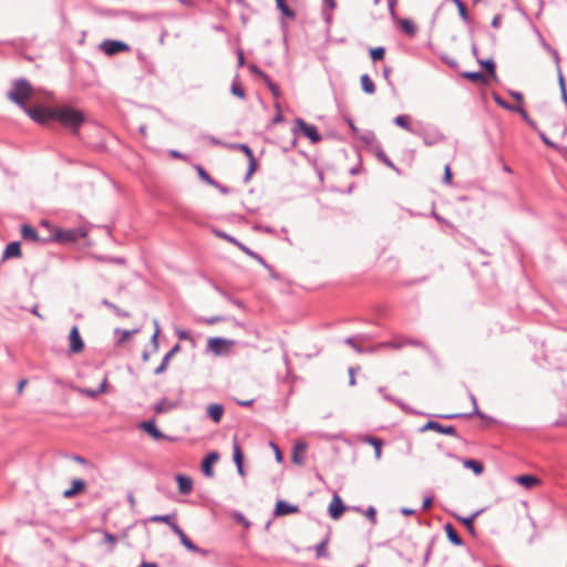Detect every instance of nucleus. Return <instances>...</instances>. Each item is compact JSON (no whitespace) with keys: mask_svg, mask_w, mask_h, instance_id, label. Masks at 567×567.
I'll return each mask as SVG.
<instances>
[{"mask_svg":"<svg viewBox=\"0 0 567 567\" xmlns=\"http://www.w3.org/2000/svg\"><path fill=\"white\" fill-rule=\"evenodd\" d=\"M385 49L383 47L373 48L370 50V56L373 61L382 60L384 58Z\"/></svg>","mask_w":567,"mask_h":567,"instance_id":"nucleus-48","label":"nucleus"},{"mask_svg":"<svg viewBox=\"0 0 567 567\" xmlns=\"http://www.w3.org/2000/svg\"><path fill=\"white\" fill-rule=\"evenodd\" d=\"M328 543H329V536H326L319 544L316 545L315 550H316V556L318 558L328 557V549H327Z\"/></svg>","mask_w":567,"mask_h":567,"instance_id":"nucleus-35","label":"nucleus"},{"mask_svg":"<svg viewBox=\"0 0 567 567\" xmlns=\"http://www.w3.org/2000/svg\"><path fill=\"white\" fill-rule=\"evenodd\" d=\"M295 123L299 131H301L312 143L321 141V136L315 125L306 123L302 118H297Z\"/></svg>","mask_w":567,"mask_h":567,"instance_id":"nucleus-9","label":"nucleus"},{"mask_svg":"<svg viewBox=\"0 0 567 567\" xmlns=\"http://www.w3.org/2000/svg\"><path fill=\"white\" fill-rule=\"evenodd\" d=\"M230 92L236 95L239 99H245V90L244 87L238 83L237 79L231 84Z\"/></svg>","mask_w":567,"mask_h":567,"instance_id":"nucleus-45","label":"nucleus"},{"mask_svg":"<svg viewBox=\"0 0 567 567\" xmlns=\"http://www.w3.org/2000/svg\"><path fill=\"white\" fill-rule=\"evenodd\" d=\"M361 141H362L364 144H368V145H374V144H375V146H377V145L379 144V143L377 142L375 135H374L373 133H371V132H369V133H367V134L362 135V136H361Z\"/></svg>","mask_w":567,"mask_h":567,"instance_id":"nucleus-52","label":"nucleus"},{"mask_svg":"<svg viewBox=\"0 0 567 567\" xmlns=\"http://www.w3.org/2000/svg\"><path fill=\"white\" fill-rule=\"evenodd\" d=\"M393 122L398 126H400V127H402V128H404L406 131H411V125H410L409 116L408 115H398V116L394 117Z\"/></svg>","mask_w":567,"mask_h":567,"instance_id":"nucleus-43","label":"nucleus"},{"mask_svg":"<svg viewBox=\"0 0 567 567\" xmlns=\"http://www.w3.org/2000/svg\"><path fill=\"white\" fill-rule=\"evenodd\" d=\"M443 181L444 183L446 184H451L452 182V172H451V167L450 165H446L445 168H444V177H443Z\"/></svg>","mask_w":567,"mask_h":567,"instance_id":"nucleus-60","label":"nucleus"},{"mask_svg":"<svg viewBox=\"0 0 567 567\" xmlns=\"http://www.w3.org/2000/svg\"><path fill=\"white\" fill-rule=\"evenodd\" d=\"M477 62L486 69L489 75L495 76V63L492 59L487 60H480L477 59Z\"/></svg>","mask_w":567,"mask_h":567,"instance_id":"nucleus-46","label":"nucleus"},{"mask_svg":"<svg viewBox=\"0 0 567 567\" xmlns=\"http://www.w3.org/2000/svg\"><path fill=\"white\" fill-rule=\"evenodd\" d=\"M306 450H307V444L305 442H298L295 444L293 450H292L291 460L296 465L301 466L305 464L303 454H305Z\"/></svg>","mask_w":567,"mask_h":567,"instance_id":"nucleus-15","label":"nucleus"},{"mask_svg":"<svg viewBox=\"0 0 567 567\" xmlns=\"http://www.w3.org/2000/svg\"><path fill=\"white\" fill-rule=\"evenodd\" d=\"M140 427L147 432L154 440L166 439V435L157 429L153 420L142 422Z\"/></svg>","mask_w":567,"mask_h":567,"instance_id":"nucleus-14","label":"nucleus"},{"mask_svg":"<svg viewBox=\"0 0 567 567\" xmlns=\"http://www.w3.org/2000/svg\"><path fill=\"white\" fill-rule=\"evenodd\" d=\"M33 94L31 84L25 79H19L13 82L12 89L8 92V97L21 109L25 107V101Z\"/></svg>","mask_w":567,"mask_h":567,"instance_id":"nucleus-3","label":"nucleus"},{"mask_svg":"<svg viewBox=\"0 0 567 567\" xmlns=\"http://www.w3.org/2000/svg\"><path fill=\"white\" fill-rule=\"evenodd\" d=\"M481 514V511H476L474 512L473 514H471L470 516L467 517H462V516H455V518L461 522L462 524H464V526L467 528V530L471 533V534H475V528H474V525H473V522L474 519Z\"/></svg>","mask_w":567,"mask_h":567,"instance_id":"nucleus-24","label":"nucleus"},{"mask_svg":"<svg viewBox=\"0 0 567 567\" xmlns=\"http://www.w3.org/2000/svg\"><path fill=\"white\" fill-rule=\"evenodd\" d=\"M515 482L525 488H532L539 483V480L534 475H519L515 477Z\"/></svg>","mask_w":567,"mask_h":567,"instance_id":"nucleus-25","label":"nucleus"},{"mask_svg":"<svg viewBox=\"0 0 567 567\" xmlns=\"http://www.w3.org/2000/svg\"><path fill=\"white\" fill-rule=\"evenodd\" d=\"M176 406V403L168 401L167 399H162L154 405V411L156 413H166L172 411Z\"/></svg>","mask_w":567,"mask_h":567,"instance_id":"nucleus-30","label":"nucleus"},{"mask_svg":"<svg viewBox=\"0 0 567 567\" xmlns=\"http://www.w3.org/2000/svg\"><path fill=\"white\" fill-rule=\"evenodd\" d=\"M360 82L364 93L373 94L375 92V85L368 74L361 75Z\"/></svg>","mask_w":567,"mask_h":567,"instance_id":"nucleus-31","label":"nucleus"},{"mask_svg":"<svg viewBox=\"0 0 567 567\" xmlns=\"http://www.w3.org/2000/svg\"><path fill=\"white\" fill-rule=\"evenodd\" d=\"M99 259L102 261H111V262L121 264V265H123L125 262L124 258H121V257H99Z\"/></svg>","mask_w":567,"mask_h":567,"instance_id":"nucleus-59","label":"nucleus"},{"mask_svg":"<svg viewBox=\"0 0 567 567\" xmlns=\"http://www.w3.org/2000/svg\"><path fill=\"white\" fill-rule=\"evenodd\" d=\"M214 234L218 237V238H221V239H225L226 241L235 245L236 247L239 246L240 241L237 240L235 237L228 235L227 233L223 231V230H218V229H215L214 230Z\"/></svg>","mask_w":567,"mask_h":567,"instance_id":"nucleus-42","label":"nucleus"},{"mask_svg":"<svg viewBox=\"0 0 567 567\" xmlns=\"http://www.w3.org/2000/svg\"><path fill=\"white\" fill-rule=\"evenodd\" d=\"M402 30L409 35L414 37L416 34L417 28L416 25L409 19H402L400 21Z\"/></svg>","mask_w":567,"mask_h":567,"instance_id":"nucleus-33","label":"nucleus"},{"mask_svg":"<svg viewBox=\"0 0 567 567\" xmlns=\"http://www.w3.org/2000/svg\"><path fill=\"white\" fill-rule=\"evenodd\" d=\"M175 516H176L175 514L153 515V516H151L148 518V522H152V523H165L172 529V526L177 525L175 522H173V518Z\"/></svg>","mask_w":567,"mask_h":567,"instance_id":"nucleus-29","label":"nucleus"},{"mask_svg":"<svg viewBox=\"0 0 567 567\" xmlns=\"http://www.w3.org/2000/svg\"><path fill=\"white\" fill-rule=\"evenodd\" d=\"M238 248L244 251L247 256L254 258L255 260H257L259 264L266 266V262L264 260V258L258 255L257 252L252 251L251 249H249L246 245H244L243 243L239 244Z\"/></svg>","mask_w":567,"mask_h":567,"instance_id":"nucleus-38","label":"nucleus"},{"mask_svg":"<svg viewBox=\"0 0 567 567\" xmlns=\"http://www.w3.org/2000/svg\"><path fill=\"white\" fill-rule=\"evenodd\" d=\"M243 460H244V456H243L241 450H240L239 445L235 442V444H234V462L236 464V467H240V464H243Z\"/></svg>","mask_w":567,"mask_h":567,"instance_id":"nucleus-50","label":"nucleus"},{"mask_svg":"<svg viewBox=\"0 0 567 567\" xmlns=\"http://www.w3.org/2000/svg\"><path fill=\"white\" fill-rule=\"evenodd\" d=\"M493 99L496 102V104L499 105L501 107L505 110L512 109V105L504 101L498 94H494Z\"/></svg>","mask_w":567,"mask_h":567,"instance_id":"nucleus-57","label":"nucleus"},{"mask_svg":"<svg viewBox=\"0 0 567 567\" xmlns=\"http://www.w3.org/2000/svg\"><path fill=\"white\" fill-rule=\"evenodd\" d=\"M344 511H346V507L342 503V499L340 498L339 495L334 494L332 501L329 504V508H328L329 515L333 519H338Z\"/></svg>","mask_w":567,"mask_h":567,"instance_id":"nucleus-12","label":"nucleus"},{"mask_svg":"<svg viewBox=\"0 0 567 567\" xmlns=\"http://www.w3.org/2000/svg\"><path fill=\"white\" fill-rule=\"evenodd\" d=\"M442 140H443V135H441V134H436L433 138H431V137H430V136H427V135H425V136L423 137V142H424V144H425V145H429V146H430V145H433L434 143L440 142V141H442Z\"/></svg>","mask_w":567,"mask_h":567,"instance_id":"nucleus-56","label":"nucleus"},{"mask_svg":"<svg viewBox=\"0 0 567 567\" xmlns=\"http://www.w3.org/2000/svg\"><path fill=\"white\" fill-rule=\"evenodd\" d=\"M378 391H379V393H381V394H382V396H383L386 401H389V402H393V403H395L396 405H399L400 408H404L403 402H402V401H400V400H398V399H395V398H393V396H392V395H390L389 393H386L384 388L380 386V388L378 389Z\"/></svg>","mask_w":567,"mask_h":567,"instance_id":"nucleus-51","label":"nucleus"},{"mask_svg":"<svg viewBox=\"0 0 567 567\" xmlns=\"http://www.w3.org/2000/svg\"><path fill=\"white\" fill-rule=\"evenodd\" d=\"M84 341L80 334L78 326H73L69 333V352L80 353L84 350Z\"/></svg>","mask_w":567,"mask_h":567,"instance_id":"nucleus-7","label":"nucleus"},{"mask_svg":"<svg viewBox=\"0 0 567 567\" xmlns=\"http://www.w3.org/2000/svg\"><path fill=\"white\" fill-rule=\"evenodd\" d=\"M84 488H85V482H84L83 480H80V478H78V480H73V482H72V487H71V488H69V489H65V491L63 492V496H64L65 498H71V497H72V496H74L75 494H78V493H80V492L84 491Z\"/></svg>","mask_w":567,"mask_h":567,"instance_id":"nucleus-21","label":"nucleus"},{"mask_svg":"<svg viewBox=\"0 0 567 567\" xmlns=\"http://www.w3.org/2000/svg\"><path fill=\"white\" fill-rule=\"evenodd\" d=\"M101 49L103 50V52L106 55H114V54H117L118 52L128 51L130 47L123 41L104 40L101 44Z\"/></svg>","mask_w":567,"mask_h":567,"instance_id":"nucleus-8","label":"nucleus"},{"mask_svg":"<svg viewBox=\"0 0 567 567\" xmlns=\"http://www.w3.org/2000/svg\"><path fill=\"white\" fill-rule=\"evenodd\" d=\"M276 6L287 18H295V12L286 4L285 0H276Z\"/></svg>","mask_w":567,"mask_h":567,"instance_id":"nucleus-39","label":"nucleus"},{"mask_svg":"<svg viewBox=\"0 0 567 567\" xmlns=\"http://www.w3.org/2000/svg\"><path fill=\"white\" fill-rule=\"evenodd\" d=\"M234 344L235 340L213 337L207 340V350L217 357L228 355Z\"/></svg>","mask_w":567,"mask_h":567,"instance_id":"nucleus-4","label":"nucleus"},{"mask_svg":"<svg viewBox=\"0 0 567 567\" xmlns=\"http://www.w3.org/2000/svg\"><path fill=\"white\" fill-rule=\"evenodd\" d=\"M221 319H223L221 317L216 316V317H210V318L205 319V322L207 324H214V323L221 321Z\"/></svg>","mask_w":567,"mask_h":567,"instance_id":"nucleus-64","label":"nucleus"},{"mask_svg":"<svg viewBox=\"0 0 567 567\" xmlns=\"http://www.w3.org/2000/svg\"><path fill=\"white\" fill-rule=\"evenodd\" d=\"M172 530L175 535L178 536L181 543L185 546L186 549L192 553H202V549L187 537V535L178 525L172 526Z\"/></svg>","mask_w":567,"mask_h":567,"instance_id":"nucleus-10","label":"nucleus"},{"mask_svg":"<svg viewBox=\"0 0 567 567\" xmlns=\"http://www.w3.org/2000/svg\"><path fill=\"white\" fill-rule=\"evenodd\" d=\"M197 173L202 181L212 186H218V183L202 166H197Z\"/></svg>","mask_w":567,"mask_h":567,"instance_id":"nucleus-40","label":"nucleus"},{"mask_svg":"<svg viewBox=\"0 0 567 567\" xmlns=\"http://www.w3.org/2000/svg\"><path fill=\"white\" fill-rule=\"evenodd\" d=\"M537 134L545 145L554 150H560V146L549 140L543 131H537Z\"/></svg>","mask_w":567,"mask_h":567,"instance_id":"nucleus-49","label":"nucleus"},{"mask_svg":"<svg viewBox=\"0 0 567 567\" xmlns=\"http://www.w3.org/2000/svg\"><path fill=\"white\" fill-rule=\"evenodd\" d=\"M90 231V227L85 224L74 228L55 227L51 231L52 239L60 244H72L79 239L85 238Z\"/></svg>","mask_w":567,"mask_h":567,"instance_id":"nucleus-2","label":"nucleus"},{"mask_svg":"<svg viewBox=\"0 0 567 567\" xmlns=\"http://www.w3.org/2000/svg\"><path fill=\"white\" fill-rule=\"evenodd\" d=\"M267 86L269 87L271 94L275 96V97H279L280 95V90L278 87L277 84H275L269 78H268V81H265Z\"/></svg>","mask_w":567,"mask_h":567,"instance_id":"nucleus-53","label":"nucleus"},{"mask_svg":"<svg viewBox=\"0 0 567 567\" xmlns=\"http://www.w3.org/2000/svg\"><path fill=\"white\" fill-rule=\"evenodd\" d=\"M179 344H175L163 358L161 364L155 369V374H161L166 371L169 360L179 351Z\"/></svg>","mask_w":567,"mask_h":567,"instance_id":"nucleus-18","label":"nucleus"},{"mask_svg":"<svg viewBox=\"0 0 567 567\" xmlns=\"http://www.w3.org/2000/svg\"><path fill=\"white\" fill-rule=\"evenodd\" d=\"M462 76L467 80H471L473 82H484L485 81V76L482 72L466 71L462 74Z\"/></svg>","mask_w":567,"mask_h":567,"instance_id":"nucleus-41","label":"nucleus"},{"mask_svg":"<svg viewBox=\"0 0 567 567\" xmlns=\"http://www.w3.org/2000/svg\"><path fill=\"white\" fill-rule=\"evenodd\" d=\"M554 56H555V61H556L557 72H558L559 87H560V91H564V90H566V86H565L561 69H560V65H559V55H558V53L556 51H554Z\"/></svg>","mask_w":567,"mask_h":567,"instance_id":"nucleus-47","label":"nucleus"},{"mask_svg":"<svg viewBox=\"0 0 567 567\" xmlns=\"http://www.w3.org/2000/svg\"><path fill=\"white\" fill-rule=\"evenodd\" d=\"M176 481L178 484V492L183 495H187L193 489V481L190 477L178 474L176 475Z\"/></svg>","mask_w":567,"mask_h":567,"instance_id":"nucleus-19","label":"nucleus"},{"mask_svg":"<svg viewBox=\"0 0 567 567\" xmlns=\"http://www.w3.org/2000/svg\"><path fill=\"white\" fill-rule=\"evenodd\" d=\"M427 430H433V431H436L439 433L446 434V435H455L456 434V429L453 425H443L435 421H429L421 429L422 432L427 431Z\"/></svg>","mask_w":567,"mask_h":567,"instance_id":"nucleus-11","label":"nucleus"},{"mask_svg":"<svg viewBox=\"0 0 567 567\" xmlns=\"http://www.w3.org/2000/svg\"><path fill=\"white\" fill-rule=\"evenodd\" d=\"M21 256V248L20 244L18 241H12L7 245L4 251H3V259L13 258V257H20Z\"/></svg>","mask_w":567,"mask_h":567,"instance_id":"nucleus-22","label":"nucleus"},{"mask_svg":"<svg viewBox=\"0 0 567 567\" xmlns=\"http://www.w3.org/2000/svg\"><path fill=\"white\" fill-rule=\"evenodd\" d=\"M106 386H107V378L104 377L102 382H101V384H100V386L97 389L79 388L78 392L83 394V395H85V396H89L91 399H95L100 394L106 392Z\"/></svg>","mask_w":567,"mask_h":567,"instance_id":"nucleus-13","label":"nucleus"},{"mask_svg":"<svg viewBox=\"0 0 567 567\" xmlns=\"http://www.w3.org/2000/svg\"><path fill=\"white\" fill-rule=\"evenodd\" d=\"M362 442L372 445V450H374V453H375V458L377 460L381 458L382 441L380 439L374 437V436H364Z\"/></svg>","mask_w":567,"mask_h":567,"instance_id":"nucleus-27","label":"nucleus"},{"mask_svg":"<svg viewBox=\"0 0 567 567\" xmlns=\"http://www.w3.org/2000/svg\"><path fill=\"white\" fill-rule=\"evenodd\" d=\"M362 442L372 445V450H374V453H375V458L377 460L381 458L382 441L380 439L374 437V436H364Z\"/></svg>","mask_w":567,"mask_h":567,"instance_id":"nucleus-28","label":"nucleus"},{"mask_svg":"<svg viewBox=\"0 0 567 567\" xmlns=\"http://www.w3.org/2000/svg\"><path fill=\"white\" fill-rule=\"evenodd\" d=\"M298 512V506L291 505L285 501H278L275 507L276 516L289 515Z\"/></svg>","mask_w":567,"mask_h":567,"instance_id":"nucleus-16","label":"nucleus"},{"mask_svg":"<svg viewBox=\"0 0 567 567\" xmlns=\"http://www.w3.org/2000/svg\"><path fill=\"white\" fill-rule=\"evenodd\" d=\"M21 235L24 239L33 241H37L39 239L37 230L29 225H22Z\"/></svg>","mask_w":567,"mask_h":567,"instance_id":"nucleus-34","label":"nucleus"},{"mask_svg":"<svg viewBox=\"0 0 567 567\" xmlns=\"http://www.w3.org/2000/svg\"><path fill=\"white\" fill-rule=\"evenodd\" d=\"M375 156L379 161H381L383 164H385L388 167L392 168L396 173H400L399 168L393 164V162L385 155L382 146L378 144L375 146Z\"/></svg>","mask_w":567,"mask_h":567,"instance_id":"nucleus-23","label":"nucleus"},{"mask_svg":"<svg viewBox=\"0 0 567 567\" xmlns=\"http://www.w3.org/2000/svg\"><path fill=\"white\" fill-rule=\"evenodd\" d=\"M34 122L45 124L54 117V109L42 106H28L22 109Z\"/></svg>","mask_w":567,"mask_h":567,"instance_id":"nucleus-5","label":"nucleus"},{"mask_svg":"<svg viewBox=\"0 0 567 567\" xmlns=\"http://www.w3.org/2000/svg\"><path fill=\"white\" fill-rule=\"evenodd\" d=\"M53 120L59 121L63 126L71 130L73 133H78L85 117L80 110L64 106L54 109Z\"/></svg>","mask_w":567,"mask_h":567,"instance_id":"nucleus-1","label":"nucleus"},{"mask_svg":"<svg viewBox=\"0 0 567 567\" xmlns=\"http://www.w3.org/2000/svg\"><path fill=\"white\" fill-rule=\"evenodd\" d=\"M346 343H348L349 346H351V347H352L357 352H359V353H361V352H362L361 348H359V347L354 343L353 338H347Z\"/></svg>","mask_w":567,"mask_h":567,"instance_id":"nucleus-63","label":"nucleus"},{"mask_svg":"<svg viewBox=\"0 0 567 567\" xmlns=\"http://www.w3.org/2000/svg\"><path fill=\"white\" fill-rule=\"evenodd\" d=\"M102 305L107 307L109 309L113 310L114 313L118 317H124V318H127L131 316V313L128 311H125V310H122L121 308H118L116 305L112 303L111 301H109L107 299H103L102 300Z\"/></svg>","mask_w":567,"mask_h":567,"instance_id":"nucleus-36","label":"nucleus"},{"mask_svg":"<svg viewBox=\"0 0 567 567\" xmlns=\"http://www.w3.org/2000/svg\"><path fill=\"white\" fill-rule=\"evenodd\" d=\"M219 458V455L217 452L209 453L202 464V470L205 476L212 477L214 475L213 471V463L216 462Z\"/></svg>","mask_w":567,"mask_h":567,"instance_id":"nucleus-17","label":"nucleus"},{"mask_svg":"<svg viewBox=\"0 0 567 567\" xmlns=\"http://www.w3.org/2000/svg\"><path fill=\"white\" fill-rule=\"evenodd\" d=\"M207 414L215 423H219L224 415V406L218 403L209 404L207 406Z\"/></svg>","mask_w":567,"mask_h":567,"instance_id":"nucleus-20","label":"nucleus"},{"mask_svg":"<svg viewBox=\"0 0 567 567\" xmlns=\"http://www.w3.org/2000/svg\"><path fill=\"white\" fill-rule=\"evenodd\" d=\"M444 529L446 532V536L449 538V540L455 545V546H461L463 545V539L460 537V535L455 532L454 527L452 526V524H446L444 526Z\"/></svg>","mask_w":567,"mask_h":567,"instance_id":"nucleus-26","label":"nucleus"},{"mask_svg":"<svg viewBox=\"0 0 567 567\" xmlns=\"http://www.w3.org/2000/svg\"><path fill=\"white\" fill-rule=\"evenodd\" d=\"M365 515L371 520L372 524L377 523V512L373 506L368 507V509L365 511Z\"/></svg>","mask_w":567,"mask_h":567,"instance_id":"nucleus-58","label":"nucleus"},{"mask_svg":"<svg viewBox=\"0 0 567 567\" xmlns=\"http://www.w3.org/2000/svg\"><path fill=\"white\" fill-rule=\"evenodd\" d=\"M228 146L231 150H240L248 157L249 165H248V171L245 176V182H248L250 179L251 175L257 169V162H256V158L254 156L251 148L247 144H241V143L229 144Z\"/></svg>","mask_w":567,"mask_h":567,"instance_id":"nucleus-6","label":"nucleus"},{"mask_svg":"<svg viewBox=\"0 0 567 567\" xmlns=\"http://www.w3.org/2000/svg\"><path fill=\"white\" fill-rule=\"evenodd\" d=\"M463 464L466 468H471L476 475L482 474L484 471L483 464L473 458L464 460Z\"/></svg>","mask_w":567,"mask_h":567,"instance_id":"nucleus-32","label":"nucleus"},{"mask_svg":"<svg viewBox=\"0 0 567 567\" xmlns=\"http://www.w3.org/2000/svg\"><path fill=\"white\" fill-rule=\"evenodd\" d=\"M249 70L260 76L264 81H268V75L262 72L256 64H250Z\"/></svg>","mask_w":567,"mask_h":567,"instance_id":"nucleus-55","label":"nucleus"},{"mask_svg":"<svg viewBox=\"0 0 567 567\" xmlns=\"http://www.w3.org/2000/svg\"><path fill=\"white\" fill-rule=\"evenodd\" d=\"M161 329H156L152 336V343L155 349L158 347V336H159Z\"/></svg>","mask_w":567,"mask_h":567,"instance_id":"nucleus-62","label":"nucleus"},{"mask_svg":"<svg viewBox=\"0 0 567 567\" xmlns=\"http://www.w3.org/2000/svg\"><path fill=\"white\" fill-rule=\"evenodd\" d=\"M140 331V329H133V330H126V329H116L115 330V333L116 334H121V339L118 342H124L126 341L127 339H130L132 336H134L135 333H137Z\"/></svg>","mask_w":567,"mask_h":567,"instance_id":"nucleus-44","label":"nucleus"},{"mask_svg":"<svg viewBox=\"0 0 567 567\" xmlns=\"http://www.w3.org/2000/svg\"><path fill=\"white\" fill-rule=\"evenodd\" d=\"M176 336L178 337L179 340H189L192 342L194 341V339L190 336V332L187 330L177 329Z\"/></svg>","mask_w":567,"mask_h":567,"instance_id":"nucleus-54","label":"nucleus"},{"mask_svg":"<svg viewBox=\"0 0 567 567\" xmlns=\"http://www.w3.org/2000/svg\"><path fill=\"white\" fill-rule=\"evenodd\" d=\"M388 1V7H389V12L392 17H394L395 14V6H396V0H386Z\"/></svg>","mask_w":567,"mask_h":567,"instance_id":"nucleus-61","label":"nucleus"},{"mask_svg":"<svg viewBox=\"0 0 567 567\" xmlns=\"http://www.w3.org/2000/svg\"><path fill=\"white\" fill-rule=\"evenodd\" d=\"M403 346H404V343H402V341H385V342L379 343L378 346H375L374 348L370 349L369 351L372 352V351H377V350H380V349H383V348H391V349L399 350Z\"/></svg>","mask_w":567,"mask_h":567,"instance_id":"nucleus-37","label":"nucleus"}]
</instances>
